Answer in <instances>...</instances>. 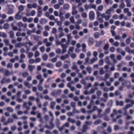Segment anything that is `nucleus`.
<instances>
[{"mask_svg":"<svg viewBox=\"0 0 134 134\" xmlns=\"http://www.w3.org/2000/svg\"><path fill=\"white\" fill-rule=\"evenodd\" d=\"M54 37L53 36H50L49 38V40L50 42L48 41V40L47 38H45L43 40V42L45 44L46 46L47 47H49L51 46L52 44V42L54 41Z\"/></svg>","mask_w":134,"mask_h":134,"instance_id":"1","label":"nucleus"},{"mask_svg":"<svg viewBox=\"0 0 134 134\" xmlns=\"http://www.w3.org/2000/svg\"><path fill=\"white\" fill-rule=\"evenodd\" d=\"M37 27L38 30L36 31V29L35 28H34L31 30L32 33H35L37 35L40 34L42 30L43 29V27L39 24L37 25Z\"/></svg>","mask_w":134,"mask_h":134,"instance_id":"2","label":"nucleus"},{"mask_svg":"<svg viewBox=\"0 0 134 134\" xmlns=\"http://www.w3.org/2000/svg\"><path fill=\"white\" fill-rule=\"evenodd\" d=\"M32 105V103L31 102L29 101L28 103L25 102L24 103L23 107L24 108H26V109L29 110L30 109V106Z\"/></svg>","mask_w":134,"mask_h":134,"instance_id":"3","label":"nucleus"},{"mask_svg":"<svg viewBox=\"0 0 134 134\" xmlns=\"http://www.w3.org/2000/svg\"><path fill=\"white\" fill-rule=\"evenodd\" d=\"M115 115V113H112L110 115L111 117L112 118V121L113 122H116L117 121V119H120L122 116L121 115H118L116 116V118H113Z\"/></svg>","mask_w":134,"mask_h":134,"instance_id":"4","label":"nucleus"},{"mask_svg":"<svg viewBox=\"0 0 134 134\" xmlns=\"http://www.w3.org/2000/svg\"><path fill=\"white\" fill-rule=\"evenodd\" d=\"M61 93V91L60 90H53L51 93V95L52 96L55 97L57 95H59Z\"/></svg>","mask_w":134,"mask_h":134,"instance_id":"5","label":"nucleus"},{"mask_svg":"<svg viewBox=\"0 0 134 134\" xmlns=\"http://www.w3.org/2000/svg\"><path fill=\"white\" fill-rule=\"evenodd\" d=\"M68 44V43H66V44H64L62 45V52L63 53L66 52L67 51L66 48H68L67 45Z\"/></svg>","mask_w":134,"mask_h":134,"instance_id":"6","label":"nucleus"},{"mask_svg":"<svg viewBox=\"0 0 134 134\" xmlns=\"http://www.w3.org/2000/svg\"><path fill=\"white\" fill-rule=\"evenodd\" d=\"M76 6L75 5H74L72 7V15H74L77 14L78 13V11L76 9Z\"/></svg>","mask_w":134,"mask_h":134,"instance_id":"7","label":"nucleus"},{"mask_svg":"<svg viewBox=\"0 0 134 134\" xmlns=\"http://www.w3.org/2000/svg\"><path fill=\"white\" fill-rule=\"evenodd\" d=\"M89 18L91 20H93L94 19V14L93 11L90 12L89 13Z\"/></svg>","mask_w":134,"mask_h":134,"instance_id":"8","label":"nucleus"},{"mask_svg":"<svg viewBox=\"0 0 134 134\" xmlns=\"http://www.w3.org/2000/svg\"><path fill=\"white\" fill-rule=\"evenodd\" d=\"M116 51L118 53H121L123 56H124L125 55V52L124 51H123L122 49L120 48H118L116 49Z\"/></svg>","mask_w":134,"mask_h":134,"instance_id":"9","label":"nucleus"},{"mask_svg":"<svg viewBox=\"0 0 134 134\" xmlns=\"http://www.w3.org/2000/svg\"><path fill=\"white\" fill-rule=\"evenodd\" d=\"M11 81L10 79L9 78L5 79L3 78L1 81V83L3 84L5 83H9Z\"/></svg>","mask_w":134,"mask_h":134,"instance_id":"10","label":"nucleus"},{"mask_svg":"<svg viewBox=\"0 0 134 134\" xmlns=\"http://www.w3.org/2000/svg\"><path fill=\"white\" fill-rule=\"evenodd\" d=\"M37 109V107L35 106H34L32 107V110L31 112V114L34 115H35L36 113L35 111Z\"/></svg>","mask_w":134,"mask_h":134,"instance_id":"11","label":"nucleus"},{"mask_svg":"<svg viewBox=\"0 0 134 134\" xmlns=\"http://www.w3.org/2000/svg\"><path fill=\"white\" fill-rule=\"evenodd\" d=\"M73 65L71 67L72 68L73 70H76V72L78 73L80 71V70L78 69V67L75 64V63H73Z\"/></svg>","mask_w":134,"mask_h":134,"instance_id":"12","label":"nucleus"},{"mask_svg":"<svg viewBox=\"0 0 134 134\" xmlns=\"http://www.w3.org/2000/svg\"><path fill=\"white\" fill-rule=\"evenodd\" d=\"M110 57L112 59L113 63H117V61L116 59H115V55L114 54H112L110 55Z\"/></svg>","mask_w":134,"mask_h":134,"instance_id":"13","label":"nucleus"},{"mask_svg":"<svg viewBox=\"0 0 134 134\" xmlns=\"http://www.w3.org/2000/svg\"><path fill=\"white\" fill-rule=\"evenodd\" d=\"M14 122L13 119L12 118H9L7 120V121L5 123H4L3 124L4 125H7L8 124L13 123Z\"/></svg>","mask_w":134,"mask_h":134,"instance_id":"14","label":"nucleus"},{"mask_svg":"<svg viewBox=\"0 0 134 134\" xmlns=\"http://www.w3.org/2000/svg\"><path fill=\"white\" fill-rule=\"evenodd\" d=\"M125 102L126 103L130 102L131 104H134V101L133 100L130 99L129 98H126Z\"/></svg>","mask_w":134,"mask_h":134,"instance_id":"15","label":"nucleus"},{"mask_svg":"<svg viewBox=\"0 0 134 134\" xmlns=\"http://www.w3.org/2000/svg\"><path fill=\"white\" fill-rule=\"evenodd\" d=\"M133 104H127L126 106L123 108V109L126 111L127 109L128 108L133 106Z\"/></svg>","mask_w":134,"mask_h":134,"instance_id":"16","label":"nucleus"},{"mask_svg":"<svg viewBox=\"0 0 134 134\" xmlns=\"http://www.w3.org/2000/svg\"><path fill=\"white\" fill-rule=\"evenodd\" d=\"M122 70L123 71H127L129 72H130L131 70V68H127L126 67H123L122 68Z\"/></svg>","mask_w":134,"mask_h":134,"instance_id":"17","label":"nucleus"},{"mask_svg":"<svg viewBox=\"0 0 134 134\" xmlns=\"http://www.w3.org/2000/svg\"><path fill=\"white\" fill-rule=\"evenodd\" d=\"M94 42V40L92 38H90L88 40V43L89 45L93 44Z\"/></svg>","mask_w":134,"mask_h":134,"instance_id":"18","label":"nucleus"},{"mask_svg":"<svg viewBox=\"0 0 134 134\" xmlns=\"http://www.w3.org/2000/svg\"><path fill=\"white\" fill-rule=\"evenodd\" d=\"M24 44L22 42H19L16 43L15 45V47L16 48H21L22 46H23Z\"/></svg>","mask_w":134,"mask_h":134,"instance_id":"19","label":"nucleus"},{"mask_svg":"<svg viewBox=\"0 0 134 134\" xmlns=\"http://www.w3.org/2000/svg\"><path fill=\"white\" fill-rule=\"evenodd\" d=\"M126 4V6L127 7H130L131 6L132 4L131 3V0H125Z\"/></svg>","mask_w":134,"mask_h":134,"instance_id":"20","label":"nucleus"},{"mask_svg":"<svg viewBox=\"0 0 134 134\" xmlns=\"http://www.w3.org/2000/svg\"><path fill=\"white\" fill-rule=\"evenodd\" d=\"M82 48V51L86 53V46L85 43H83L82 44L81 46Z\"/></svg>","mask_w":134,"mask_h":134,"instance_id":"21","label":"nucleus"},{"mask_svg":"<svg viewBox=\"0 0 134 134\" xmlns=\"http://www.w3.org/2000/svg\"><path fill=\"white\" fill-rule=\"evenodd\" d=\"M116 105H120L122 106H123L124 105L123 102L122 101H119L118 100H116Z\"/></svg>","mask_w":134,"mask_h":134,"instance_id":"22","label":"nucleus"},{"mask_svg":"<svg viewBox=\"0 0 134 134\" xmlns=\"http://www.w3.org/2000/svg\"><path fill=\"white\" fill-rule=\"evenodd\" d=\"M69 55L67 54L61 56L60 57V59L62 60H64L68 58Z\"/></svg>","mask_w":134,"mask_h":134,"instance_id":"23","label":"nucleus"},{"mask_svg":"<svg viewBox=\"0 0 134 134\" xmlns=\"http://www.w3.org/2000/svg\"><path fill=\"white\" fill-rule=\"evenodd\" d=\"M9 34V37L12 38H13L14 37V32L12 31H9L8 33Z\"/></svg>","mask_w":134,"mask_h":134,"instance_id":"24","label":"nucleus"},{"mask_svg":"<svg viewBox=\"0 0 134 134\" xmlns=\"http://www.w3.org/2000/svg\"><path fill=\"white\" fill-rule=\"evenodd\" d=\"M20 13V12H19L18 13L16 14L15 15V18L18 20H20L22 18V16L21 15L19 14Z\"/></svg>","mask_w":134,"mask_h":134,"instance_id":"25","label":"nucleus"},{"mask_svg":"<svg viewBox=\"0 0 134 134\" xmlns=\"http://www.w3.org/2000/svg\"><path fill=\"white\" fill-rule=\"evenodd\" d=\"M67 121L68 122L71 123L72 124L74 123L75 122V120L71 118H69L67 119Z\"/></svg>","mask_w":134,"mask_h":134,"instance_id":"26","label":"nucleus"},{"mask_svg":"<svg viewBox=\"0 0 134 134\" xmlns=\"http://www.w3.org/2000/svg\"><path fill=\"white\" fill-rule=\"evenodd\" d=\"M24 84L25 86L29 88H31V86L29 83L27 81L25 82H24Z\"/></svg>","mask_w":134,"mask_h":134,"instance_id":"27","label":"nucleus"},{"mask_svg":"<svg viewBox=\"0 0 134 134\" xmlns=\"http://www.w3.org/2000/svg\"><path fill=\"white\" fill-rule=\"evenodd\" d=\"M126 84L127 87L128 88H130L131 86V82L129 81H127L126 82Z\"/></svg>","mask_w":134,"mask_h":134,"instance_id":"28","label":"nucleus"},{"mask_svg":"<svg viewBox=\"0 0 134 134\" xmlns=\"http://www.w3.org/2000/svg\"><path fill=\"white\" fill-rule=\"evenodd\" d=\"M105 62L107 64H110V62L108 56H107L105 57Z\"/></svg>","mask_w":134,"mask_h":134,"instance_id":"29","label":"nucleus"},{"mask_svg":"<svg viewBox=\"0 0 134 134\" xmlns=\"http://www.w3.org/2000/svg\"><path fill=\"white\" fill-rule=\"evenodd\" d=\"M4 74L5 76H8L10 75V73L8 70H5L4 71Z\"/></svg>","mask_w":134,"mask_h":134,"instance_id":"30","label":"nucleus"},{"mask_svg":"<svg viewBox=\"0 0 134 134\" xmlns=\"http://www.w3.org/2000/svg\"><path fill=\"white\" fill-rule=\"evenodd\" d=\"M93 100H91L89 104L87 106V108L89 109H90L91 107L93 105Z\"/></svg>","mask_w":134,"mask_h":134,"instance_id":"31","label":"nucleus"},{"mask_svg":"<svg viewBox=\"0 0 134 134\" xmlns=\"http://www.w3.org/2000/svg\"><path fill=\"white\" fill-rule=\"evenodd\" d=\"M42 57L43 60L46 61L48 59V56L47 54H45L42 56Z\"/></svg>","mask_w":134,"mask_h":134,"instance_id":"32","label":"nucleus"},{"mask_svg":"<svg viewBox=\"0 0 134 134\" xmlns=\"http://www.w3.org/2000/svg\"><path fill=\"white\" fill-rule=\"evenodd\" d=\"M105 73V71L103 70V68H101L100 69L99 71V74L100 75H102L104 74Z\"/></svg>","mask_w":134,"mask_h":134,"instance_id":"33","label":"nucleus"},{"mask_svg":"<svg viewBox=\"0 0 134 134\" xmlns=\"http://www.w3.org/2000/svg\"><path fill=\"white\" fill-rule=\"evenodd\" d=\"M102 122L101 120H96L94 122V124L95 125H98L100 123H101Z\"/></svg>","mask_w":134,"mask_h":134,"instance_id":"34","label":"nucleus"},{"mask_svg":"<svg viewBox=\"0 0 134 134\" xmlns=\"http://www.w3.org/2000/svg\"><path fill=\"white\" fill-rule=\"evenodd\" d=\"M120 76V73L118 72H115L114 74V78L116 79L118 78Z\"/></svg>","mask_w":134,"mask_h":134,"instance_id":"35","label":"nucleus"},{"mask_svg":"<svg viewBox=\"0 0 134 134\" xmlns=\"http://www.w3.org/2000/svg\"><path fill=\"white\" fill-rule=\"evenodd\" d=\"M3 42L6 46L9 45V41L8 39L7 38L4 39L3 40Z\"/></svg>","mask_w":134,"mask_h":134,"instance_id":"36","label":"nucleus"},{"mask_svg":"<svg viewBox=\"0 0 134 134\" xmlns=\"http://www.w3.org/2000/svg\"><path fill=\"white\" fill-rule=\"evenodd\" d=\"M22 75L24 78L26 77L29 76L28 73L26 71L22 73Z\"/></svg>","mask_w":134,"mask_h":134,"instance_id":"37","label":"nucleus"},{"mask_svg":"<svg viewBox=\"0 0 134 134\" xmlns=\"http://www.w3.org/2000/svg\"><path fill=\"white\" fill-rule=\"evenodd\" d=\"M56 104V103L55 102H52L50 103L51 108L52 109H54V107Z\"/></svg>","mask_w":134,"mask_h":134,"instance_id":"38","label":"nucleus"},{"mask_svg":"<svg viewBox=\"0 0 134 134\" xmlns=\"http://www.w3.org/2000/svg\"><path fill=\"white\" fill-rule=\"evenodd\" d=\"M103 42V41H102L96 42V44L95 45L96 46L98 47L99 46L102 44Z\"/></svg>","mask_w":134,"mask_h":134,"instance_id":"39","label":"nucleus"},{"mask_svg":"<svg viewBox=\"0 0 134 134\" xmlns=\"http://www.w3.org/2000/svg\"><path fill=\"white\" fill-rule=\"evenodd\" d=\"M46 66L49 68H52L54 67V65L52 64L48 63L46 65Z\"/></svg>","mask_w":134,"mask_h":134,"instance_id":"40","label":"nucleus"},{"mask_svg":"<svg viewBox=\"0 0 134 134\" xmlns=\"http://www.w3.org/2000/svg\"><path fill=\"white\" fill-rule=\"evenodd\" d=\"M132 58V56L129 55H128L125 57V59L127 61L130 60Z\"/></svg>","mask_w":134,"mask_h":134,"instance_id":"41","label":"nucleus"},{"mask_svg":"<svg viewBox=\"0 0 134 134\" xmlns=\"http://www.w3.org/2000/svg\"><path fill=\"white\" fill-rule=\"evenodd\" d=\"M36 113H37V117L39 119L42 118V114L39 111H37Z\"/></svg>","mask_w":134,"mask_h":134,"instance_id":"42","label":"nucleus"},{"mask_svg":"<svg viewBox=\"0 0 134 134\" xmlns=\"http://www.w3.org/2000/svg\"><path fill=\"white\" fill-rule=\"evenodd\" d=\"M74 48L73 47H70L69 48L68 51V53L69 54H70V52H72L74 51Z\"/></svg>","mask_w":134,"mask_h":134,"instance_id":"43","label":"nucleus"},{"mask_svg":"<svg viewBox=\"0 0 134 134\" xmlns=\"http://www.w3.org/2000/svg\"><path fill=\"white\" fill-rule=\"evenodd\" d=\"M97 59V58H93L91 59L90 62L91 63H93L95 61H96Z\"/></svg>","mask_w":134,"mask_h":134,"instance_id":"44","label":"nucleus"},{"mask_svg":"<svg viewBox=\"0 0 134 134\" xmlns=\"http://www.w3.org/2000/svg\"><path fill=\"white\" fill-rule=\"evenodd\" d=\"M69 20L71 23L74 24V23L75 20L74 16H72L69 19Z\"/></svg>","mask_w":134,"mask_h":134,"instance_id":"45","label":"nucleus"},{"mask_svg":"<svg viewBox=\"0 0 134 134\" xmlns=\"http://www.w3.org/2000/svg\"><path fill=\"white\" fill-rule=\"evenodd\" d=\"M35 68V66H34L29 65L28 66L29 69L31 71H32Z\"/></svg>","mask_w":134,"mask_h":134,"instance_id":"46","label":"nucleus"},{"mask_svg":"<svg viewBox=\"0 0 134 134\" xmlns=\"http://www.w3.org/2000/svg\"><path fill=\"white\" fill-rule=\"evenodd\" d=\"M88 129V126H83L82 129V131L83 132H85Z\"/></svg>","mask_w":134,"mask_h":134,"instance_id":"47","label":"nucleus"},{"mask_svg":"<svg viewBox=\"0 0 134 134\" xmlns=\"http://www.w3.org/2000/svg\"><path fill=\"white\" fill-rule=\"evenodd\" d=\"M40 53L38 51H36L35 53V57L36 58L40 56Z\"/></svg>","mask_w":134,"mask_h":134,"instance_id":"48","label":"nucleus"},{"mask_svg":"<svg viewBox=\"0 0 134 134\" xmlns=\"http://www.w3.org/2000/svg\"><path fill=\"white\" fill-rule=\"evenodd\" d=\"M27 56L29 58H30L34 56V53L32 52H29L27 53Z\"/></svg>","mask_w":134,"mask_h":134,"instance_id":"49","label":"nucleus"},{"mask_svg":"<svg viewBox=\"0 0 134 134\" xmlns=\"http://www.w3.org/2000/svg\"><path fill=\"white\" fill-rule=\"evenodd\" d=\"M7 110L9 112H12L14 111L13 109L11 107H8L6 108Z\"/></svg>","mask_w":134,"mask_h":134,"instance_id":"50","label":"nucleus"},{"mask_svg":"<svg viewBox=\"0 0 134 134\" xmlns=\"http://www.w3.org/2000/svg\"><path fill=\"white\" fill-rule=\"evenodd\" d=\"M131 38V36H129V38L126 39L125 41L126 44H129L130 43Z\"/></svg>","mask_w":134,"mask_h":134,"instance_id":"51","label":"nucleus"},{"mask_svg":"<svg viewBox=\"0 0 134 134\" xmlns=\"http://www.w3.org/2000/svg\"><path fill=\"white\" fill-rule=\"evenodd\" d=\"M97 89V88H95V89L92 88L89 91V92L90 94H91L94 93L95 92L96 90Z\"/></svg>","mask_w":134,"mask_h":134,"instance_id":"52","label":"nucleus"},{"mask_svg":"<svg viewBox=\"0 0 134 134\" xmlns=\"http://www.w3.org/2000/svg\"><path fill=\"white\" fill-rule=\"evenodd\" d=\"M62 65V62H58L56 63L55 64L56 66L58 67H60Z\"/></svg>","mask_w":134,"mask_h":134,"instance_id":"53","label":"nucleus"},{"mask_svg":"<svg viewBox=\"0 0 134 134\" xmlns=\"http://www.w3.org/2000/svg\"><path fill=\"white\" fill-rule=\"evenodd\" d=\"M66 36L67 37L68 41L69 42L70 40L72 38V37L71 36V34H68Z\"/></svg>","mask_w":134,"mask_h":134,"instance_id":"54","label":"nucleus"},{"mask_svg":"<svg viewBox=\"0 0 134 134\" xmlns=\"http://www.w3.org/2000/svg\"><path fill=\"white\" fill-rule=\"evenodd\" d=\"M41 85H38L37 86L38 89L40 91H42L43 90V87Z\"/></svg>","mask_w":134,"mask_h":134,"instance_id":"55","label":"nucleus"},{"mask_svg":"<svg viewBox=\"0 0 134 134\" xmlns=\"http://www.w3.org/2000/svg\"><path fill=\"white\" fill-rule=\"evenodd\" d=\"M103 8V7L102 5H100L97 7V10L99 11H102Z\"/></svg>","mask_w":134,"mask_h":134,"instance_id":"56","label":"nucleus"},{"mask_svg":"<svg viewBox=\"0 0 134 134\" xmlns=\"http://www.w3.org/2000/svg\"><path fill=\"white\" fill-rule=\"evenodd\" d=\"M94 36L95 38H97L99 37L100 35L98 32H96L94 34Z\"/></svg>","mask_w":134,"mask_h":134,"instance_id":"57","label":"nucleus"},{"mask_svg":"<svg viewBox=\"0 0 134 134\" xmlns=\"http://www.w3.org/2000/svg\"><path fill=\"white\" fill-rule=\"evenodd\" d=\"M49 115L52 117V120L53 121L54 119V117L53 113L51 111H49Z\"/></svg>","mask_w":134,"mask_h":134,"instance_id":"58","label":"nucleus"},{"mask_svg":"<svg viewBox=\"0 0 134 134\" xmlns=\"http://www.w3.org/2000/svg\"><path fill=\"white\" fill-rule=\"evenodd\" d=\"M12 117L15 119H18V116L15 114H13L12 115Z\"/></svg>","mask_w":134,"mask_h":134,"instance_id":"59","label":"nucleus"},{"mask_svg":"<svg viewBox=\"0 0 134 134\" xmlns=\"http://www.w3.org/2000/svg\"><path fill=\"white\" fill-rule=\"evenodd\" d=\"M57 32V30L55 28H53L52 29V33L54 34H56Z\"/></svg>","mask_w":134,"mask_h":134,"instance_id":"60","label":"nucleus"},{"mask_svg":"<svg viewBox=\"0 0 134 134\" xmlns=\"http://www.w3.org/2000/svg\"><path fill=\"white\" fill-rule=\"evenodd\" d=\"M125 50L129 53L130 54L131 49L130 47H126L125 48Z\"/></svg>","mask_w":134,"mask_h":134,"instance_id":"61","label":"nucleus"},{"mask_svg":"<svg viewBox=\"0 0 134 134\" xmlns=\"http://www.w3.org/2000/svg\"><path fill=\"white\" fill-rule=\"evenodd\" d=\"M43 35L45 37L49 35L48 33L46 31H44L43 32Z\"/></svg>","mask_w":134,"mask_h":134,"instance_id":"62","label":"nucleus"},{"mask_svg":"<svg viewBox=\"0 0 134 134\" xmlns=\"http://www.w3.org/2000/svg\"><path fill=\"white\" fill-rule=\"evenodd\" d=\"M44 118L46 121H48L49 120V116L48 115H44Z\"/></svg>","mask_w":134,"mask_h":134,"instance_id":"63","label":"nucleus"},{"mask_svg":"<svg viewBox=\"0 0 134 134\" xmlns=\"http://www.w3.org/2000/svg\"><path fill=\"white\" fill-rule=\"evenodd\" d=\"M109 45L108 43L105 44L103 47V49L105 50H107L109 48Z\"/></svg>","mask_w":134,"mask_h":134,"instance_id":"64","label":"nucleus"}]
</instances>
